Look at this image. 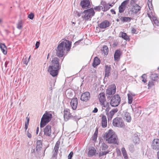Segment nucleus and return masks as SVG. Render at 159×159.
Instances as JSON below:
<instances>
[{
    "label": "nucleus",
    "instance_id": "obj_38",
    "mask_svg": "<svg viewBox=\"0 0 159 159\" xmlns=\"http://www.w3.org/2000/svg\"><path fill=\"white\" fill-rule=\"evenodd\" d=\"M125 7L120 5L119 7V12L120 13H123L125 9Z\"/></svg>",
    "mask_w": 159,
    "mask_h": 159
},
{
    "label": "nucleus",
    "instance_id": "obj_7",
    "mask_svg": "<svg viewBox=\"0 0 159 159\" xmlns=\"http://www.w3.org/2000/svg\"><path fill=\"white\" fill-rule=\"evenodd\" d=\"M112 124L115 127L122 128L125 126L124 122L121 118L116 117L113 120Z\"/></svg>",
    "mask_w": 159,
    "mask_h": 159
},
{
    "label": "nucleus",
    "instance_id": "obj_40",
    "mask_svg": "<svg viewBox=\"0 0 159 159\" xmlns=\"http://www.w3.org/2000/svg\"><path fill=\"white\" fill-rule=\"evenodd\" d=\"M129 151L131 152H133L134 151V147L133 144H130L129 145Z\"/></svg>",
    "mask_w": 159,
    "mask_h": 159
},
{
    "label": "nucleus",
    "instance_id": "obj_25",
    "mask_svg": "<svg viewBox=\"0 0 159 159\" xmlns=\"http://www.w3.org/2000/svg\"><path fill=\"white\" fill-rule=\"evenodd\" d=\"M120 52L119 50H116L114 55V58L115 60L118 61L120 58Z\"/></svg>",
    "mask_w": 159,
    "mask_h": 159
},
{
    "label": "nucleus",
    "instance_id": "obj_41",
    "mask_svg": "<svg viewBox=\"0 0 159 159\" xmlns=\"http://www.w3.org/2000/svg\"><path fill=\"white\" fill-rule=\"evenodd\" d=\"M101 147L102 149L104 150H106L108 148V146H107V145L106 144L104 143H102L101 145Z\"/></svg>",
    "mask_w": 159,
    "mask_h": 159
},
{
    "label": "nucleus",
    "instance_id": "obj_10",
    "mask_svg": "<svg viewBox=\"0 0 159 159\" xmlns=\"http://www.w3.org/2000/svg\"><path fill=\"white\" fill-rule=\"evenodd\" d=\"M44 135L46 136L51 137L52 131L51 129V126L48 125H47L44 129Z\"/></svg>",
    "mask_w": 159,
    "mask_h": 159
},
{
    "label": "nucleus",
    "instance_id": "obj_59",
    "mask_svg": "<svg viewBox=\"0 0 159 159\" xmlns=\"http://www.w3.org/2000/svg\"><path fill=\"white\" fill-rule=\"evenodd\" d=\"M28 125H27V123L26 122L25 123V130H26L28 128Z\"/></svg>",
    "mask_w": 159,
    "mask_h": 159
},
{
    "label": "nucleus",
    "instance_id": "obj_9",
    "mask_svg": "<svg viewBox=\"0 0 159 159\" xmlns=\"http://www.w3.org/2000/svg\"><path fill=\"white\" fill-rule=\"evenodd\" d=\"M114 134H115V133L112 130L109 129L104 134L103 137L106 141L107 142L110 138H111Z\"/></svg>",
    "mask_w": 159,
    "mask_h": 159
},
{
    "label": "nucleus",
    "instance_id": "obj_36",
    "mask_svg": "<svg viewBox=\"0 0 159 159\" xmlns=\"http://www.w3.org/2000/svg\"><path fill=\"white\" fill-rule=\"evenodd\" d=\"M153 20V21L154 24L157 25L158 26L159 25V22L157 19L156 17L153 16L152 18Z\"/></svg>",
    "mask_w": 159,
    "mask_h": 159
},
{
    "label": "nucleus",
    "instance_id": "obj_63",
    "mask_svg": "<svg viewBox=\"0 0 159 159\" xmlns=\"http://www.w3.org/2000/svg\"><path fill=\"white\" fill-rule=\"evenodd\" d=\"M80 41H78L76 42L74 44L75 46L77 45L79 43H80Z\"/></svg>",
    "mask_w": 159,
    "mask_h": 159
},
{
    "label": "nucleus",
    "instance_id": "obj_17",
    "mask_svg": "<svg viewBox=\"0 0 159 159\" xmlns=\"http://www.w3.org/2000/svg\"><path fill=\"white\" fill-rule=\"evenodd\" d=\"M64 118L65 121H67L71 116L69 109H66L64 111Z\"/></svg>",
    "mask_w": 159,
    "mask_h": 159
},
{
    "label": "nucleus",
    "instance_id": "obj_3",
    "mask_svg": "<svg viewBox=\"0 0 159 159\" xmlns=\"http://www.w3.org/2000/svg\"><path fill=\"white\" fill-rule=\"evenodd\" d=\"M98 98L102 106V109H104L105 108H106L107 111H109L110 108L109 104V103L106 102V99L105 93H100L98 95Z\"/></svg>",
    "mask_w": 159,
    "mask_h": 159
},
{
    "label": "nucleus",
    "instance_id": "obj_56",
    "mask_svg": "<svg viewBox=\"0 0 159 159\" xmlns=\"http://www.w3.org/2000/svg\"><path fill=\"white\" fill-rule=\"evenodd\" d=\"M136 32V30L134 28H133L131 30V33L133 34L135 33Z\"/></svg>",
    "mask_w": 159,
    "mask_h": 159
},
{
    "label": "nucleus",
    "instance_id": "obj_15",
    "mask_svg": "<svg viewBox=\"0 0 159 159\" xmlns=\"http://www.w3.org/2000/svg\"><path fill=\"white\" fill-rule=\"evenodd\" d=\"M78 103V99L77 98H74L71 99L70 104L73 110H75L76 109Z\"/></svg>",
    "mask_w": 159,
    "mask_h": 159
},
{
    "label": "nucleus",
    "instance_id": "obj_13",
    "mask_svg": "<svg viewBox=\"0 0 159 159\" xmlns=\"http://www.w3.org/2000/svg\"><path fill=\"white\" fill-rule=\"evenodd\" d=\"M117 139L118 138L117 135L115 133L110 138L107 142L109 143L118 144Z\"/></svg>",
    "mask_w": 159,
    "mask_h": 159
},
{
    "label": "nucleus",
    "instance_id": "obj_49",
    "mask_svg": "<svg viewBox=\"0 0 159 159\" xmlns=\"http://www.w3.org/2000/svg\"><path fill=\"white\" fill-rule=\"evenodd\" d=\"M154 85V83L152 81L148 82V86L149 87H151Z\"/></svg>",
    "mask_w": 159,
    "mask_h": 159
},
{
    "label": "nucleus",
    "instance_id": "obj_47",
    "mask_svg": "<svg viewBox=\"0 0 159 159\" xmlns=\"http://www.w3.org/2000/svg\"><path fill=\"white\" fill-rule=\"evenodd\" d=\"M118 111V109L117 108H116L113 109H112L111 110V111H110V112H111L112 114L113 115H114V114L116 113Z\"/></svg>",
    "mask_w": 159,
    "mask_h": 159
},
{
    "label": "nucleus",
    "instance_id": "obj_16",
    "mask_svg": "<svg viewBox=\"0 0 159 159\" xmlns=\"http://www.w3.org/2000/svg\"><path fill=\"white\" fill-rule=\"evenodd\" d=\"M60 144V141H58L57 142L52 152L53 157H55L57 156Z\"/></svg>",
    "mask_w": 159,
    "mask_h": 159
},
{
    "label": "nucleus",
    "instance_id": "obj_55",
    "mask_svg": "<svg viewBox=\"0 0 159 159\" xmlns=\"http://www.w3.org/2000/svg\"><path fill=\"white\" fill-rule=\"evenodd\" d=\"M117 45V43L116 42H114L113 44V47H116Z\"/></svg>",
    "mask_w": 159,
    "mask_h": 159
},
{
    "label": "nucleus",
    "instance_id": "obj_45",
    "mask_svg": "<svg viewBox=\"0 0 159 159\" xmlns=\"http://www.w3.org/2000/svg\"><path fill=\"white\" fill-rule=\"evenodd\" d=\"M129 0H126L123 1L121 4V5L125 7L126 5L129 3Z\"/></svg>",
    "mask_w": 159,
    "mask_h": 159
},
{
    "label": "nucleus",
    "instance_id": "obj_1",
    "mask_svg": "<svg viewBox=\"0 0 159 159\" xmlns=\"http://www.w3.org/2000/svg\"><path fill=\"white\" fill-rule=\"evenodd\" d=\"M51 65L48 66V71L52 76H57L61 69L58 58L57 57L53 58L52 61Z\"/></svg>",
    "mask_w": 159,
    "mask_h": 159
},
{
    "label": "nucleus",
    "instance_id": "obj_14",
    "mask_svg": "<svg viewBox=\"0 0 159 159\" xmlns=\"http://www.w3.org/2000/svg\"><path fill=\"white\" fill-rule=\"evenodd\" d=\"M152 147L154 149H159V139H156L152 141Z\"/></svg>",
    "mask_w": 159,
    "mask_h": 159
},
{
    "label": "nucleus",
    "instance_id": "obj_34",
    "mask_svg": "<svg viewBox=\"0 0 159 159\" xmlns=\"http://www.w3.org/2000/svg\"><path fill=\"white\" fill-rule=\"evenodd\" d=\"M132 93H130L128 94V103L129 104H131L133 101V97L132 96Z\"/></svg>",
    "mask_w": 159,
    "mask_h": 159
},
{
    "label": "nucleus",
    "instance_id": "obj_52",
    "mask_svg": "<svg viewBox=\"0 0 159 159\" xmlns=\"http://www.w3.org/2000/svg\"><path fill=\"white\" fill-rule=\"evenodd\" d=\"M148 16L151 19L152 17L154 16L152 14H151V13H148Z\"/></svg>",
    "mask_w": 159,
    "mask_h": 159
},
{
    "label": "nucleus",
    "instance_id": "obj_21",
    "mask_svg": "<svg viewBox=\"0 0 159 159\" xmlns=\"http://www.w3.org/2000/svg\"><path fill=\"white\" fill-rule=\"evenodd\" d=\"M131 9L133 13L136 14L140 10L141 7L137 5L135 6L132 7Z\"/></svg>",
    "mask_w": 159,
    "mask_h": 159
},
{
    "label": "nucleus",
    "instance_id": "obj_32",
    "mask_svg": "<svg viewBox=\"0 0 159 159\" xmlns=\"http://www.w3.org/2000/svg\"><path fill=\"white\" fill-rule=\"evenodd\" d=\"M120 19L123 22H129L130 21L131 18L130 17H121Z\"/></svg>",
    "mask_w": 159,
    "mask_h": 159
},
{
    "label": "nucleus",
    "instance_id": "obj_27",
    "mask_svg": "<svg viewBox=\"0 0 159 159\" xmlns=\"http://www.w3.org/2000/svg\"><path fill=\"white\" fill-rule=\"evenodd\" d=\"M42 142L40 140L38 141L37 142V145L36 147V150L37 152H39L40 149L42 148Z\"/></svg>",
    "mask_w": 159,
    "mask_h": 159
},
{
    "label": "nucleus",
    "instance_id": "obj_4",
    "mask_svg": "<svg viewBox=\"0 0 159 159\" xmlns=\"http://www.w3.org/2000/svg\"><path fill=\"white\" fill-rule=\"evenodd\" d=\"M52 117V115L50 112L46 111L41 118L40 124V127H44L51 120Z\"/></svg>",
    "mask_w": 159,
    "mask_h": 159
},
{
    "label": "nucleus",
    "instance_id": "obj_33",
    "mask_svg": "<svg viewBox=\"0 0 159 159\" xmlns=\"http://www.w3.org/2000/svg\"><path fill=\"white\" fill-rule=\"evenodd\" d=\"M121 150L124 157V158L125 159H127L128 158L127 155L125 148L124 147L122 148L121 149Z\"/></svg>",
    "mask_w": 159,
    "mask_h": 159
},
{
    "label": "nucleus",
    "instance_id": "obj_48",
    "mask_svg": "<svg viewBox=\"0 0 159 159\" xmlns=\"http://www.w3.org/2000/svg\"><path fill=\"white\" fill-rule=\"evenodd\" d=\"M34 17V15L32 13H31L28 16V17L31 20H32Z\"/></svg>",
    "mask_w": 159,
    "mask_h": 159
},
{
    "label": "nucleus",
    "instance_id": "obj_19",
    "mask_svg": "<svg viewBox=\"0 0 159 159\" xmlns=\"http://www.w3.org/2000/svg\"><path fill=\"white\" fill-rule=\"evenodd\" d=\"M123 119L127 122L130 123L131 121V117L130 114L128 112H126L123 116Z\"/></svg>",
    "mask_w": 159,
    "mask_h": 159
},
{
    "label": "nucleus",
    "instance_id": "obj_42",
    "mask_svg": "<svg viewBox=\"0 0 159 159\" xmlns=\"http://www.w3.org/2000/svg\"><path fill=\"white\" fill-rule=\"evenodd\" d=\"M141 78L142 79V81L144 83H145L147 82V80H146L147 76L146 74H144L142 76Z\"/></svg>",
    "mask_w": 159,
    "mask_h": 159
},
{
    "label": "nucleus",
    "instance_id": "obj_12",
    "mask_svg": "<svg viewBox=\"0 0 159 159\" xmlns=\"http://www.w3.org/2000/svg\"><path fill=\"white\" fill-rule=\"evenodd\" d=\"M111 22L107 20H105L102 22L99 25V26L101 29H105L109 27L111 25Z\"/></svg>",
    "mask_w": 159,
    "mask_h": 159
},
{
    "label": "nucleus",
    "instance_id": "obj_39",
    "mask_svg": "<svg viewBox=\"0 0 159 159\" xmlns=\"http://www.w3.org/2000/svg\"><path fill=\"white\" fill-rule=\"evenodd\" d=\"M30 56L28 59L26 57L24 58L22 60L23 63L25 64L26 65H27L29 60V59L30 58Z\"/></svg>",
    "mask_w": 159,
    "mask_h": 159
},
{
    "label": "nucleus",
    "instance_id": "obj_57",
    "mask_svg": "<svg viewBox=\"0 0 159 159\" xmlns=\"http://www.w3.org/2000/svg\"><path fill=\"white\" fill-rule=\"evenodd\" d=\"M27 136L29 138H31V134L28 132L27 133Z\"/></svg>",
    "mask_w": 159,
    "mask_h": 159
},
{
    "label": "nucleus",
    "instance_id": "obj_64",
    "mask_svg": "<svg viewBox=\"0 0 159 159\" xmlns=\"http://www.w3.org/2000/svg\"><path fill=\"white\" fill-rule=\"evenodd\" d=\"M111 12H114V14H116V12H115V11H114V10L113 9H111Z\"/></svg>",
    "mask_w": 159,
    "mask_h": 159
},
{
    "label": "nucleus",
    "instance_id": "obj_31",
    "mask_svg": "<svg viewBox=\"0 0 159 159\" xmlns=\"http://www.w3.org/2000/svg\"><path fill=\"white\" fill-rule=\"evenodd\" d=\"M151 79L154 81H158L159 78L157 75L156 74H152L150 76Z\"/></svg>",
    "mask_w": 159,
    "mask_h": 159
},
{
    "label": "nucleus",
    "instance_id": "obj_58",
    "mask_svg": "<svg viewBox=\"0 0 159 159\" xmlns=\"http://www.w3.org/2000/svg\"><path fill=\"white\" fill-rule=\"evenodd\" d=\"M97 137L96 136L93 135V140L94 141H95L97 139Z\"/></svg>",
    "mask_w": 159,
    "mask_h": 159
},
{
    "label": "nucleus",
    "instance_id": "obj_60",
    "mask_svg": "<svg viewBox=\"0 0 159 159\" xmlns=\"http://www.w3.org/2000/svg\"><path fill=\"white\" fill-rule=\"evenodd\" d=\"M8 63V62L7 61H6L5 62V64L4 65V66H5V69H6V68Z\"/></svg>",
    "mask_w": 159,
    "mask_h": 159
},
{
    "label": "nucleus",
    "instance_id": "obj_54",
    "mask_svg": "<svg viewBox=\"0 0 159 159\" xmlns=\"http://www.w3.org/2000/svg\"><path fill=\"white\" fill-rule=\"evenodd\" d=\"M98 109L97 107H95L93 111V113H97L98 112Z\"/></svg>",
    "mask_w": 159,
    "mask_h": 159
},
{
    "label": "nucleus",
    "instance_id": "obj_11",
    "mask_svg": "<svg viewBox=\"0 0 159 159\" xmlns=\"http://www.w3.org/2000/svg\"><path fill=\"white\" fill-rule=\"evenodd\" d=\"M90 98L89 93L87 92L82 94L80 97V99L83 101L87 102L89 100Z\"/></svg>",
    "mask_w": 159,
    "mask_h": 159
},
{
    "label": "nucleus",
    "instance_id": "obj_28",
    "mask_svg": "<svg viewBox=\"0 0 159 159\" xmlns=\"http://www.w3.org/2000/svg\"><path fill=\"white\" fill-rule=\"evenodd\" d=\"M0 48L3 53L6 54L7 53V48L4 43H0Z\"/></svg>",
    "mask_w": 159,
    "mask_h": 159
},
{
    "label": "nucleus",
    "instance_id": "obj_50",
    "mask_svg": "<svg viewBox=\"0 0 159 159\" xmlns=\"http://www.w3.org/2000/svg\"><path fill=\"white\" fill-rule=\"evenodd\" d=\"M73 154V153L72 152H70L68 156V159H71Z\"/></svg>",
    "mask_w": 159,
    "mask_h": 159
},
{
    "label": "nucleus",
    "instance_id": "obj_61",
    "mask_svg": "<svg viewBox=\"0 0 159 159\" xmlns=\"http://www.w3.org/2000/svg\"><path fill=\"white\" fill-rule=\"evenodd\" d=\"M148 4L149 7V4H150L152 5L151 2L150 1H148Z\"/></svg>",
    "mask_w": 159,
    "mask_h": 159
},
{
    "label": "nucleus",
    "instance_id": "obj_35",
    "mask_svg": "<svg viewBox=\"0 0 159 159\" xmlns=\"http://www.w3.org/2000/svg\"><path fill=\"white\" fill-rule=\"evenodd\" d=\"M103 49L105 54L107 55L108 52V48L106 46H103Z\"/></svg>",
    "mask_w": 159,
    "mask_h": 159
},
{
    "label": "nucleus",
    "instance_id": "obj_2",
    "mask_svg": "<svg viewBox=\"0 0 159 159\" xmlns=\"http://www.w3.org/2000/svg\"><path fill=\"white\" fill-rule=\"evenodd\" d=\"M71 45V42L68 40H66L65 41L61 42L57 46L56 52L57 56L60 57H62L66 50L67 51L70 50Z\"/></svg>",
    "mask_w": 159,
    "mask_h": 159
},
{
    "label": "nucleus",
    "instance_id": "obj_51",
    "mask_svg": "<svg viewBox=\"0 0 159 159\" xmlns=\"http://www.w3.org/2000/svg\"><path fill=\"white\" fill-rule=\"evenodd\" d=\"M83 12H79L77 11L76 12L75 14L77 15L78 16L80 17L81 16V15L83 13Z\"/></svg>",
    "mask_w": 159,
    "mask_h": 159
},
{
    "label": "nucleus",
    "instance_id": "obj_46",
    "mask_svg": "<svg viewBox=\"0 0 159 159\" xmlns=\"http://www.w3.org/2000/svg\"><path fill=\"white\" fill-rule=\"evenodd\" d=\"M109 152V151H104L103 152H100L99 153V156L100 157H101L103 155H106L107 153H108Z\"/></svg>",
    "mask_w": 159,
    "mask_h": 159
},
{
    "label": "nucleus",
    "instance_id": "obj_23",
    "mask_svg": "<svg viewBox=\"0 0 159 159\" xmlns=\"http://www.w3.org/2000/svg\"><path fill=\"white\" fill-rule=\"evenodd\" d=\"M119 37H121L122 38L126 41L129 40V36L127 35L125 33L121 32L119 34Z\"/></svg>",
    "mask_w": 159,
    "mask_h": 159
},
{
    "label": "nucleus",
    "instance_id": "obj_62",
    "mask_svg": "<svg viewBox=\"0 0 159 159\" xmlns=\"http://www.w3.org/2000/svg\"><path fill=\"white\" fill-rule=\"evenodd\" d=\"M98 128H97L96 129V130L95 131L94 133H95V134H98Z\"/></svg>",
    "mask_w": 159,
    "mask_h": 159
},
{
    "label": "nucleus",
    "instance_id": "obj_37",
    "mask_svg": "<svg viewBox=\"0 0 159 159\" xmlns=\"http://www.w3.org/2000/svg\"><path fill=\"white\" fill-rule=\"evenodd\" d=\"M22 27V22L21 21H19L17 24V28L20 30L21 29Z\"/></svg>",
    "mask_w": 159,
    "mask_h": 159
},
{
    "label": "nucleus",
    "instance_id": "obj_22",
    "mask_svg": "<svg viewBox=\"0 0 159 159\" xmlns=\"http://www.w3.org/2000/svg\"><path fill=\"white\" fill-rule=\"evenodd\" d=\"M102 126L104 128L106 127L107 125V121L106 117L105 115H102Z\"/></svg>",
    "mask_w": 159,
    "mask_h": 159
},
{
    "label": "nucleus",
    "instance_id": "obj_6",
    "mask_svg": "<svg viewBox=\"0 0 159 159\" xmlns=\"http://www.w3.org/2000/svg\"><path fill=\"white\" fill-rule=\"evenodd\" d=\"M120 98L118 94H115L112 97L110 101V105L112 107L118 106L120 102Z\"/></svg>",
    "mask_w": 159,
    "mask_h": 159
},
{
    "label": "nucleus",
    "instance_id": "obj_8",
    "mask_svg": "<svg viewBox=\"0 0 159 159\" xmlns=\"http://www.w3.org/2000/svg\"><path fill=\"white\" fill-rule=\"evenodd\" d=\"M83 13L85 14V15L84 16H82V17L86 20H90L92 17L95 14L94 11L92 8L84 10Z\"/></svg>",
    "mask_w": 159,
    "mask_h": 159
},
{
    "label": "nucleus",
    "instance_id": "obj_53",
    "mask_svg": "<svg viewBox=\"0 0 159 159\" xmlns=\"http://www.w3.org/2000/svg\"><path fill=\"white\" fill-rule=\"evenodd\" d=\"M40 43L39 42H37L35 44V47L36 48H37L39 46Z\"/></svg>",
    "mask_w": 159,
    "mask_h": 159
},
{
    "label": "nucleus",
    "instance_id": "obj_44",
    "mask_svg": "<svg viewBox=\"0 0 159 159\" xmlns=\"http://www.w3.org/2000/svg\"><path fill=\"white\" fill-rule=\"evenodd\" d=\"M103 9V7L102 6H96L94 7V9L98 11H100L101 10H102Z\"/></svg>",
    "mask_w": 159,
    "mask_h": 159
},
{
    "label": "nucleus",
    "instance_id": "obj_5",
    "mask_svg": "<svg viewBox=\"0 0 159 159\" xmlns=\"http://www.w3.org/2000/svg\"><path fill=\"white\" fill-rule=\"evenodd\" d=\"M116 92V86L113 84L109 86L106 91V94L107 98H111Z\"/></svg>",
    "mask_w": 159,
    "mask_h": 159
},
{
    "label": "nucleus",
    "instance_id": "obj_26",
    "mask_svg": "<svg viewBox=\"0 0 159 159\" xmlns=\"http://www.w3.org/2000/svg\"><path fill=\"white\" fill-rule=\"evenodd\" d=\"M100 61L99 59L97 57H95L93 63V66L95 67L97 66L100 64Z\"/></svg>",
    "mask_w": 159,
    "mask_h": 159
},
{
    "label": "nucleus",
    "instance_id": "obj_24",
    "mask_svg": "<svg viewBox=\"0 0 159 159\" xmlns=\"http://www.w3.org/2000/svg\"><path fill=\"white\" fill-rule=\"evenodd\" d=\"M111 67L110 66L106 65L105 69V77H108L110 75V70Z\"/></svg>",
    "mask_w": 159,
    "mask_h": 159
},
{
    "label": "nucleus",
    "instance_id": "obj_43",
    "mask_svg": "<svg viewBox=\"0 0 159 159\" xmlns=\"http://www.w3.org/2000/svg\"><path fill=\"white\" fill-rule=\"evenodd\" d=\"M138 5L136 4V0H131L130 1V5L132 7L136 6Z\"/></svg>",
    "mask_w": 159,
    "mask_h": 159
},
{
    "label": "nucleus",
    "instance_id": "obj_18",
    "mask_svg": "<svg viewBox=\"0 0 159 159\" xmlns=\"http://www.w3.org/2000/svg\"><path fill=\"white\" fill-rule=\"evenodd\" d=\"M139 134L138 133L134 134L132 137V140L135 144L139 143L140 139L139 138Z\"/></svg>",
    "mask_w": 159,
    "mask_h": 159
},
{
    "label": "nucleus",
    "instance_id": "obj_30",
    "mask_svg": "<svg viewBox=\"0 0 159 159\" xmlns=\"http://www.w3.org/2000/svg\"><path fill=\"white\" fill-rule=\"evenodd\" d=\"M96 151L94 148H92L91 149L89 150L88 152V154L89 156H92L95 155Z\"/></svg>",
    "mask_w": 159,
    "mask_h": 159
},
{
    "label": "nucleus",
    "instance_id": "obj_29",
    "mask_svg": "<svg viewBox=\"0 0 159 159\" xmlns=\"http://www.w3.org/2000/svg\"><path fill=\"white\" fill-rule=\"evenodd\" d=\"M102 110H105V111H106V115H107V119H108V120H111L113 116V115L112 114V113H111V112H108V111H107L106 110V108H105V109H102Z\"/></svg>",
    "mask_w": 159,
    "mask_h": 159
},
{
    "label": "nucleus",
    "instance_id": "obj_20",
    "mask_svg": "<svg viewBox=\"0 0 159 159\" xmlns=\"http://www.w3.org/2000/svg\"><path fill=\"white\" fill-rule=\"evenodd\" d=\"M90 4L89 0H83L80 3L82 7L83 8L88 7Z\"/></svg>",
    "mask_w": 159,
    "mask_h": 159
}]
</instances>
